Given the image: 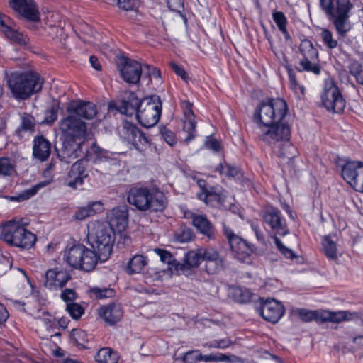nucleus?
Wrapping results in <instances>:
<instances>
[{"label":"nucleus","instance_id":"obj_12","mask_svg":"<svg viewBox=\"0 0 363 363\" xmlns=\"http://www.w3.org/2000/svg\"><path fill=\"white\" fill-rule=\"evenodd\" d=\"M223 233L228 240L233 256L240 262L250 263V255L253 252V247L246 240L235 235L225 224H223Z\"/></svg>","mask_w":363,"mask_h":363},{"label":"nucleus","instance_id":"obj_60","mask_svg":"<svg viewBox=\"0 0 363 363\" xmlns=\"http://www.w3.org/2000/svg\"><path fill=\"white\" fill-rule=\"evenodd\" d=\"M61 298L67 303H71L72 301H74L76 298V294L75 292L70 289H67L64 290L61 293Z\"/></svg>","mask_w":363,"mask_h":363},{"label":"nucleus","instance_id":"obj_49","mask_svg":"<svg viewBox=\"0 0 363 363\" xmlns=\"http://www.w3.org/2000/svg\"><path fill=\"white\" fill-rule=\"evenodd\" d=\"M198 198L200 200L205 201L206 203H208V201L212 200H216L218 201H220V196L213 192L212 190L206 189L202 190L200 193L198 194Z\"/></svg>","mask_w":363,"mask_h":363},{"label":"nucleus","instance_id":"obj_29","mask_svg":"<svg viewBox=\"0 0 363 363\" xmlns=\"http://www.w3.org/2000/svg\"><path fill=\"white\" fill-rule=\"evenodd\" d=\"M102 210L103 206L101 202L93 201L89 203L86 206L79 208L73 216V218L76 220L81 221L101 212Z\"/></svg>","mask_w":363,"mask_h":363},{"label":"nucleus","instance_id":"obj_3","mask_svg":"<svg viewBox=\"0 0 363 363\" xmlns=\"http://www.w3.org/2000/svg\"><path fill=\"white\" fill-rule=\"evenodd\" d=\"M320 6L331 21L337 33L345 35L350 29V13L353 9L350 0H320Z\"/></svg>","mask_w":363,"mask_h":363},{"label":"nucleus","instance_id":"obj_22","mask_svg":"<svg viewBox=\"0 0 363 363\" xmlns=\"http://www.w3.org/2000/svg\"><path fill=\"white\" fill-rule=\"evenodd\" d=\"M140 101L136 94L132 91H125L122 100L117 104H111L109 108H115L122 114L132 116L138 111Z\"/></svg>","mask_w":363,"mask_h":363},{"label":"nucleus","instance_id":"obj_23","mask_svg":"<svg viewBox=\"0 0 363 363\" xmlns=\"http://www.w3.org/2000/svg\"><path fill=\"white\" fill-rule=\"evenodd\" d=\"M84 163V160H79L72 164L66 180L68 186L77 189L82 184L84 179L88 176Z\"/></svg>","mask_w":363,"mask_h":363},{"label":"nucleus","instance_id":"obj_28","mask_svg":"<svg viewBox=\"0 0 363 363\" xmlns=\"http://www.w3.org/2000/svg\"><path fill=\"white\" fill-rule=\"evenodd\" d=\"M320 323H340L342 321L351 320L352 314L348 311H339L336 312L323 310L319 315Z\"/></svg>","mask_w":363,"mask_h":363},{"label":"nucleus","instance_id":"obj_8","mask_svg":"<svg viewBox=\"0 0 363 363\" xmlns=\"http://www.w3.org/2000/svg\"><path fill=\"white\" fill-rule=\"evenodd\" d=\"M64 259L72 267L85 272L92 271L101 262L99 253L79 244L65 251Z\"/></svg>","mask_w":363,"mask_h":363},{"label":"nucleus","instance_id":"obj_11","mask_svg":"<svg viewBox=\"0 0 363 363\" xmlns=\"http://www.w3.org/2000/svg\"><path fill=\"white\" fill-rule=\"evenodd\" d=\"M60 130L62 139L85 142L88 137L87 125L85 122L75 116L69 114L60 121Z\"/></svg>","mask_w":363,"mask_h":363},{"label":"nucleus","instance_id":"obj_34","mask_svg":"<svg viewBox=\"0 0 363 363\" xmlns=\"http://www.w3.org/2000/svg\"><path fill=\"white\" fill-rule=\"evenodd\" d=\"M299 50L303 55V58H308L309 60H317L318 51L313 47V43L308 40H302Z\"/></svg>","mask_w":363,"mask_h":363},{"label":"nucleus","instance_id":"obj_1","mask_svg":"<svg viewBox=\"0 0 363 363\" xmlns=\"http://www.w3.org/2000/svg\"><path fill=\"white\" fill-rule=\"evenodd\" d=\"M259 138L269 144L280 158L290 160L297 155V149L290 143L289 126L281 121L256 131Z\"/></svg>","mask_w":363,"mask_h":363},{"label":"nucleus","instance_id":"obj_18","mask_svg":"<svg viewBox=\"0 0 363 363\" xmlns=\"http://www.w3.org/2000/svg\"><path fill=\"white\" fill-rule=\"evenodd\" d=\"M71 279L69 273L60 267L48 270L45 273L44 286L50 290H59Z\"/></svg>","mask_w":363,"mask_h":363},{"label":"nucleus","instance_id":"obj_44","mask_svg":"<svg viewBox=\"0 0 363 363\" xmlns=\"http://www.w3.org/2000/svg\"><path fill=\"white\" fill-rule=\"evenodd\" d=\"M316 60H309L308 58H303L300 61V67L302 70L312 72L313 73L318 74L320 72V68L315 62Z\"/></svg>","mask_w":363,"mask_h":363},{"label":"nucleus","instance_id":"obj_38","mask_svg":"<svg viewBox=\"0 0 363 363\" xmlns=\"http://www.w3.org/2000/svg\"><path fill=\"white\" fill-rule=\"evenodd\" d=\"M224 267L223 259L220 257L214 260L205 263L206 271L209 274H215L221 271Z\"/></svg>","mask_w":363,"mask_h":363},{"label":"nucleus","instance_id":"obj_2","mask_svg":"<svg viewBox=\"0 0 363 363\" xmlns=\"http://www.w3.org/2000/svg\"><path fill=\"white\" fill-rule=\"evenodd\" d=\"M87 238L92 249L99 254L101 262L111 255L114 243V233L104 221L94 220L88 224Z\"/></svg>","mask_w":363,"mask_h":363},{"label":"nucleus","instance_id":"obj_63","mask_svg":"<svg viewBox=\"0 0 363 363\" xmlns=\"http://www.w3.org/2000/svg\"><path fill=\"white\" fill-rule=\"evenodd\" d=\"M162 136L164 140L171 146L174 145L176 143L174 134L169 130H163Z\"/></svg>","mask_w":363,"mask_h":363},{"label":"nucleus","instance_id":"obj_6","mask_svg":"<svg viewBox=\"0 0 363 363\" xmlns=\"http://www.w3.org/2000/svg\"><path fill=\"white\" fill-rule=\"evenodd\" d=\"M128 202L140 211H162L166 206V198L162 192L147 188L134 187L130 189Z\"/></svg>","mask_w":363,"mask_h":363},{"label":"nucleus","instance_id":"obj_13","mask_svg":"<svg viewBox=\"0 0 363 363\" xmlns=\"http://www.w3.org/2000/svg\"><path fill=\"white\" fill-rule=\"evenodd\" d=\"M321 99L324 107L333 113H341L345 107V99L337 86L331 80L325 82Z\"/></svg>","mask_w":363,"mask_h":363},{"label":"nucleus","instance_id":"obj_10","mask_svg":"<svg viewBox=\"0 0 363 363\" xmlns=\"http://www.w3.org/2000/svg\"><path fill=\"white\" fill-rule=\"evenodd\" d=\"M161 110L162 102L159 96L146 97L140 101L136 116L143 126L150 128L158 122Z\"/></svg>","mask_w":363,"mask_h":363},{"label":"nucleus","instance_id":"obj_47","mask_svg":"<svg viewBox=\"0 0 363 363\" xmlns=\"http://www.w3.org/2000/svg\"><path fill=\"white\" fill-rule=\"evenodd\" d=\"M41 186V185L38 184L32 188H30L28 189H26L23 191L22 193H21L18 196H13L11 197L12 201H22L27 200L34 196L39 188Z\"/></svg>","mask_w":363,"mask_h":363},{"label":"nucleus","instance_id":"obj_52","mask_svg":"<svg viewBox=\"0 0 363 363\" xmlns=\"http://www.w3.org/2000/svg\"><path fill=\"white\" fill-rule=\"evenodd\" d=\"M289 79L290 82V86L291 89L294 91V93L298 96H302L304 94V87L298 84L296 80L294 74L291 72H289Z\"/></svg>","mask_w":363,"mask_h":363},{"label":"nucleus","instance_id":"obj_55","mask_svg":"<svg viewBox=\"0 0 363 363\" xmlns=\"http://www.w3.org/2000/svg\"><path fill=\"white\" fill-rule=\"evenodd\" d=\"M143 72L145 75V74L147 75V77L150 78V80L152 78L160 80L161 72L156 67H151L150 65H144Z\"/></svg>","mask_w":363,"mask_h":363},{"label":"nucleus","instance_id":"obj_62","mask_svg":"<svg viewBox=\"0 0 363 363\" xmlns=\"http://www.w3.org/2000/svg\"><path fill=\"white\" fill-rule=\"evenodd\" d=\"M240 359L235 355H226L224 354H217V362H225L235 363L240 362Z\"/></svg>","mask_w":363,"mask_h":363},{"label":"nucleus","instance_id":"obj_46","mask_svg":"<svg viewBox=\"0 0 363 363\" xmlns=\"http://www.w3.org/2000/svg\"><path fill=\"white\" fill-rule=\"evenodd\" d=\"M90 294L94 296L96 298H104L108 297H112L114 294V291L111 289L108 288H98L94 287L90 289Z\"/></svg>","mask_w":363,"mask_h":363},{"label":"nucleus","instance_id":"obj_59","mask_svg":"<svg viewBox=\"0 0 363 363\" xmlns=\"http://www.w3.org/2000/svg\"><path fill=\"white\" fill-rule=\"evenodd\" d=\"M167 6L170 10L182 13L184 11V0H167Z\"/></svg>","mask_w":363,"mask_h":363},{"label":"nucleus","instance_id":"obj_16","mask_svg":"<svg viewBox=\"0 0 363 363\" xmlns=\"http://www.w3.org/2000/svg\"><path fill=\"white\" fill-rule=\"evenodd\" d=\"M11 9L31 21L40 19L38 8L33 0H9Z\"/></svg>","mask_w":363,"mask_h":363},{"label":"nucleus","instance_id":"obj_17","mask_svg":"<svg viewBox=\"0 0 363 363\" xmlns=\"http://www.w3.org/2000/svg\"><path fill=\"white\" fill-rule=\"evenodd\" d=\"M84 142L62 139V147L56 149L60 161L69 164L82 154V147Z\"/></svg>","mask_w":363,"mask_h":363},{"label":"nucleus","instance_id":"obj_31","mask_svg":"<svg viewBox=\"0 0 363 363\" xmlns=\"http://www.w3.org/2000/svg\"><path fill=\"white\" fill-rule=\"evenodd\" d=\"M98 363H117L119 355L117 352L108 347L100 349L95 356Z\"/></svg>","mask_w":363,"mask_h":363},{"label":"nucleus","instance_id":"obj_57","mask_svg":"<svg viewBox=\"0 0 363 363\" xmlns=\"http://www.w3.org/2000/svg\"><path fill=\"white\" fill-rule=\"evenodd\" d=\"M199 350H191L186 352L183 357L182 361L184 363H195L200 361Z\"/></svg>","mask_w":363,"mask_h":363},{"label":"nucleus","instance_id":"obj_54","mask_svg":"<svg viewBox=\"0 0 363 363\" xmlns=\"http://www.w3.org/2000/svg\"><path fill=\"white\" fill-rule=\"evenodd\" d=\"M138 5V0H118V6L125 11L135 10Z\"/></svg>","mask_w":363,"mask_h":363},{"label":"nucleus","instance_id":"obj_43","mask_svg":"<svg viewBox=\"0 0 363 363\" xmlns=\"http://www.w3.org/2000/svg\"><path fill=\"white\" fill-rule=\"evenodd\" d=\"M350 72L355 77L357 83L363 85V65L353 62L350 66Z\"/></svg>","mask_w":363,"mask_h":363},{"label":"nucleus","instance_id":"obj_51","mask_svg":"<svg viewBox=\"0 0 363 363\" xmlns=\"http://www.w3.org/2000/svg\"><path fill=\"white\" fill-rule=\"evenodd\" d=\"M321 38L325 45L330 49L337 47V42L333 39L332 33L328 29H323L321 32Z\"/></svg>","mask_w":363,"mask_h":363},{"label":"nucleus","instance_id":"obj_21","mask_svg":"<svg viewBox=\"0 0 363 363\" xmlns=\"http://www.w3.org/2000/svg\"><path fill=\"white\" fill-rule=\"evenodd\" d=\"M67 111L75 116L91 120L97 114V108L95 104L89 101H73L67 108Z\"/></svg>","mask_w":363,"mask_h":363},{"label":"nucleus","instance_id":"obj_27","mask_svg":"<svg viewBox=\"0 0 363 363\" xmlns=\"http://www.w3.org/2000/svg\"><path fill=\"white\" fill-rule=\"evenodd\" d=\"M155 252L160 257V261L167 264V270L171 274L184 269L185 265L177 262L170 252L161 249H155Z\"/></svg>","mask_w":363,"mask_h":363},{"label":"nucleus","instance_id":"obj_64","mask_svg":"<svg viewBox=\"0 0 363 363\" xmlns=\"http://www.w3.org/2000/svg\"><path fill=\"white\" fill-rule=\"evenodd\" d=\"M170 65H171V67L172 68V69L174 71V72L177 75L180 76L184 79H185L186 78V72L182 67H180L178 65H177L174 62H171Z\"/></svg>","mask_w":363,"mask_h":363},{"label":"nucleus","instance_id":"obj_19","mask_svg":"<svg viewBox=\"0 0 363 363\" xmlns=\"http://www.w3.org/2000/svg\"><path fill=\"white\" fill-rule=\"evenodd\" d=\"M120 72L123 79L129 84H136L139 82L143 72V67L138 62L123 57Z\"/></svg>","mask_w":363,"mask_h":363},{"label":"nucleus","instance_id":"obj_5","mask_svg":"<svg viewBox=\"0 0 363 363\" xmlns=\"http://www.w3.org/2000/svg\"><path fill=\"white\" fill-rule=\"evenodd\" d=\"M6 82L13 96L21 100L40 91L43 84L40 76L33 72L11 73L8 76Z\"/></svg>","mask_w":363,"mask_h":363},{"label":"nucleus","instance_id":"obj_61","mask_svg":"<svg viewBox=\"0 0 363 363\" xmlns=\"http://www.w3.org/2000/svg\"><path fill=\"white\" fill-rule=\"evenodd\" d=\"M57 111L54 108H51L45 111V119L43 121L45 123H52L54 121L57 120Z\"/></svg>","mask_w":363,"mask_h":363},{"label":"nucleus","instance_id":"obj_53","mask_svg":"<svg viewBox=\"0 0 363 363\" xmlns=\"http://www.w3.org/2000/svg\"><path fill=\"white\" fill-rule=\"evenodd\" d=\"M201 252L202 260L205 261L206 262L214 260L216 258L220 257L219 252L213 248H201Z\"/></svg>","mask_w":363,"mask_h":363},{"label":"nucleus","instance_id":"obj_50","mask_svg":"<svg viewBox=\"0 0 363 363\" xmlns=\"http://www.w3.org/2000/svg\"><path fill=\"white\" fill-rule=\"evenodd\" d=\"M66 309L71 317L76 320L79 318L84 313L83 308L80 305L74 303H67Z\"/></svg>","mask_w":363,"mask_h":363},{"label":"nucleus","instance_id":"obj_26","mask_svg":"<svg viewBox=\"0 0 363 363\" xmlns=\"http://www.w3.org/2000/svg\"><path fill=\"white\" fill-rule=\"evenodd\" d=\"M191 218L193 225L200 233L206 236L208 239L213 238L215 234L214 227L206 216L192 213Z\"/></svg>","mask_w":363,"mask_h":363},{"label":"nucleus","instance_id":"obj_20","mask_svg":"<svg viewBox=\"0 0 363 363\" xmlns=\"http://www.w3.org/2000/svg\"><path fill=\"white\" fill-rule=\"evenodd\" d=\"M128 210L125 206L113 208L106 216V222L112 229L113 232L121 233L128 225Z\"/></svg>","mask_w":363,"mask_h":363},{"label":"nucleus","instance_id":"obj_35","mask_svg":"<svg viewBox=\"0 0 363 363\" xmlns=\"http://www.w3.org/2000/svg\"><path fill=\"white\" fill-rule=\"evenodd\" d=\"M35 118L27 113L21 116V124L20 128L16 130L18 134L21 135L22 132L33 133L35 130Z\"/></svg>","mask_w":363,"mask_h":363},{"label":"nucleus","instance_id":"obj_30","mask_svg":"<svg viewBox=\"0 0 363 363\" xmlns=\"http://www.w3.org/2000/svg\"><path fill=\"white\" fill-rule=\"evenodd\" d=\"M147 264V259L141 255L133 256L128 262L126 271L129 274L140 273Z\"/></svg>","mask_w":363,"mask_h":363},{"label":"nucleus","instance_id":"obj_41","mask_svg":"<svg viewBox=\"0 0 363 363\" xmlns=\"http://www.w3.org/2000/svg\"><path fill=\"white\" fill-rule=\"evenodd\" d=\"M14 172L13 162L8 157L0 158V175L10 176Z\"/></svg>","mask_w":363,"mask_h":363},{"label":"nucleus","instance_id":"obj_14","mask_svg":"<svg viewBox=\"0 0 363 363\" xmlns=\"http://www.w3.org/2000/svg\"><path fill=\"white\" fill-rule=\"evenodd\" d=\"M342 176L356 191L363 192V163L346 162L342 168Z\"/></svg>","mask_w":363,"mask_h":363},{"label":"nucleus","instance_id":"obj_4","mask_svg":"<svg viewBox=\"0 0 363 363\" xmlns=\"http://www.w3.org/2000/svg\"><path fill=\"white\" fill-rule=\"evenodd\" d=\"M286 112V103L283 99H269L260 103L253 116L254 122L257 124L255 131L281 122Z\"/></svg>","mask_w":363,"mask_h":363},{"label":"nucleus","instance_id":"obj_56","mask_svg":"<svg viewBox=\"0 0 363 363\" xmlns=\"http://www.w3.org/2000/svg\"><path fill=\"white\" fill-rule=\"evenodd\" d=\"M149 144V141L145 135L144 133L140 130V133L137 136L135 141L133 143V145L135 147L141 151L144 147L147 146Z\"/></svg>","mask_w":363,"mask_h":363},{"label":"nucleus","instance_id":"obj_45","mask_svg":"<svg viewBox=\"0 0 363 363\" xmlns=\"http://www.w3.org/2000/svg\"><path fill=\"white\" fill-rule=\"evenodd\" d=\"M273 19L279 29L285 35L286 38H288L289 33H287L286 28V18L284 14L281 11L274 12L273 13Z\"/></svg>","mask_w":363,"mask_h":363},{"label":"nucleus","instance_id":"obj_9","mask_svg":"<svg viewBox=\"0 0 363 363\" xmlns=\"http://www.w3.org/2000/svg\"><path fill=\"white\" fill-rule=\"evenodd\" d=\"M263 220L269 225L275 235H285L289 233L286 225L281 218L280 212L278 210L272 207L268 208L263 214ZM273 239L275 245L286 258L291 259L299 258L291 249L286 247L277 235H274Z\"/></svg>","mask_w":363,"mask_h":363},{"label":"nucleus","instance_id":"obj_40","mask_svg":"<svg viewBox=\"0 0 363 363\" xmlns=\"http://www.w3.org/2000/svg\"><path fill=\"white\" fill-rule=\"evenodd\" d=\"M222 175L235 177L240 174V169L233 165L228 163H221L216 169Z\"/></svg>","mask_w":363,"mask_h":363},{"label":"nucleus","instance_id":"obj_15","mask_svg":"<svg viewBox=\"0 0 363 363\" xmlns=\"http://www.w3.org/2000/svg\"><path fill=\"white\" fill-rule=\"evenodd\" d=\"M257 311L264 320L272 323H277L284 314L283 306L274 299L262 301Z\"/></svg>","mask_w":363,"mask_h":363},{"label":"nucleus","instance_id":"obj_36","mask_svg":"<svg viewBox=\"0 0 363 363\" xmlns=\"http://www.w3.org/2000/svg\"><path fill=\"white\" fill-rule=\"evenodd\" d=\"M202 260L201 248L197 250L189 251L186 253L184 259L185 264L189 267H197Z\"/></svg>","mask_w":363,"mask_h":363},{"label":"nucleus","instance_id":"obj_58","mask_svg":"<svg viewBox=\"0 0 363 363\" xmlns=\"http://www.w3.org/2000/svg\"><path fill=\"white\" fill-rule=\"evenodd\" d=\"M205 147L215 152H218L221 149L220 142L211 136H207L205 140Z\"/></svg>","mask_w":363,"mask_h":363},{"label":"nucleus","instance_id":"obj_39","mask_svg":"<svg viewBox=\"0 0 363 363\" xmlns=\"http://www.w3.org/2000/svg\"><path fill=\"white\" fill-rule=\"evenodd\" d=\"M321 311H308L306 309H300L298 311V315L299 318L304 322H310L315 320L318 323H320L319 315Z\"/></svg>","mask_w":363,"mask_h":363},{"label":"nucleus","instance_id":"obj_25","mask_svg":"<svg viewBox=\"0 0 363 363\" xmlns=\"http://www.w3.org/2000/svg\"><path fill=\"white\" fill-rule=\"evenodd\" d=\"M51 143L43 135H38L33 140V155L40 161L46 160L50 155Z\"/></svg>","mask_w":363,"mask_h":363},{"label":"nucleus","instance_id":"obj_24","mask_svg":"<svg viewBox=\"0 0 363 363\" xmlns=\"http://www.w3.org/2000/svg\"><path fill=\"white\" fill-rule=\"evenodd\" d=\"M98 313L106 323L113 325L121 320L123 311L120 304L111 303L100 307Z\"/></svg>","mask_w":363,"mask_h":363},{"label":"nucleus","instance_id":"obj_42","mask_svg":"<svg viewBox=\"0 0 363 363\" xmlns=\"http://www.w3.org/2000/svg\"><path fill=\"white\" fill-rule=\"evenodd\" d=\"M125 137L128 141L133 143L140 132V130L135 125L127 123L123 127Z\"/></svg>","mask_w":363,"mask_h":363},{"label":"nucleus","instance_id":"obj_33","mask_svg":"<svg viewBox=\"0 0 363 363\" xmlns=\"http://www.w3.org/2000/svg\"><path fill=\"white\" fill-rule=\"evenodd\" d=\"M230 296L234 301L240 303H247L250 301L251 298L250 291L245 288L239 286L230 288Z\"/></svg>","mask_w":363,"mask_h":363},{"label":"nucleus","instance_id":"obj_48","mask_svg":"<svg viewBox=\"0 0 363 363\" xmlns=\"http://www.w3.org/2000/svg\"><path fill=\"white\" fill-rule=\"evenodd\" d=\"M196 123L193 118H189L188 121L184 123V130L188 133L187 137L185 138L186 142H189L195 136Z\"/></svg>","mask_w":363,"mask_h":363},{"label":"nucleus","instance_id":"obj_7","mask_svg":"<svg viewBox=\"0 0 363 363\" xmlns=\"http://www.w3.org/2000/svg\"><path fill=\"white\" fill-rule=\"evenodd\" d=\"M0 238L11 246L22 249H30L37 240L34 233L15 220H9L4 225Z\"/></svg>","mask_w":363,"mask_h":363},{"label":"nucleus","instance_id":"obj_32","mask_svg":"<svg viewBox=\"0 0 363 363\" xmlns=\"http://www.w3.org/2000/svg\"><path fill=\"white\" fill-rule=\"evenodd\" d=\"M322 245L323 251L328 259L331 260L337 259V245L330 235H327L323 238Z\"/></svg>","mask_w":363,"mask_h":363},{"label":"nucleus","instance_id":"obj_37","mask_svg":"<svg viewBox=\"0 0 363 363\" xmlns=\"http://www.w3.org/2000/svg\"><path fill=\"white\" fill-rule=\"evenodd\" d=\"M3 32L11 40L18 43L20 45H26L28 38L22 33L13 30L10 26L7 25L3 28Z\"/></svg>","mask_w":363,"mask_h":363}]
</instances>
